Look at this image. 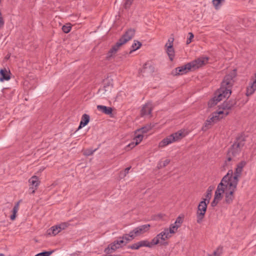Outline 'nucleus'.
Returning <instances> with one entry per match:
<instances>
[{
    "label": "nucleus",
    "mask_w": 256,
    "mask_h": 256,
    "mask_svg": "<svg viewBox=\"0 0 256 256\" xmlns=\"http://www.w3.org/2000/svg\"><path fill=\"white\" fill-rule=\"evenodd\" d=\"M236 76L235 70L226 75L221 84V87L215 93L214 96L208 103L209 107H212L224 98L228 97L230 94V88L234 82V78Z\"/></svg>",
    "instance_id": "obj_1"
},
{
    "label": "nucleus",
    "mask_w": 256,
    "mask_h": 256,
    "mask_svg": "<svg viewBox=\"0 0 256 256\" xmlns=\"http://www.w3.org/2000/svg\"><path fill=\"white\" fill-rule=\"evenodd\" d=\"M244 140L243 136H240L236 138V140L228 152L227 160L226 162V164H228L227 162H228L232 160V157L236 156L240 152L242 148L244 146Z\"/></svg>",
    "instance_id": "obj_2"
},
{
    "label": "nucleus",
    "mask_w": 256,
    "mask_h": 256,
    "mask_svg": "<svg viewBox=\"0 0 256 256\" xmlns=\"http://www.w3.org/2000/svg\"><path fill=\"white\" fill-rule=\"evenodd\" d=\"M245 165V162H240L237 165L235 172L234 174L232 170H229L227 174L225 176H227L228 178V180H227L226 181L233 184L235 183L236 184H238V178L241 175L243 168Z\"/></svg>",
    "instance_id": "obj_3"
},
{
    "label": "nucleus",
    "mask_w": 256,
    "mask_h": 256,
    "mask_svg": "<svg viewBox=\"0 0 256 256\" xmlns=\"http://www.w3.org/2000/svg\"><path fill=\"white\" fill-rule=\"evenodd\" d=\"M237 184L227 182L225 184L224 195L225 202L228 204L232 203L234 199V192L236 188Z\"/></svg>",
    "instance_id": "obj_4"
},
{
    "label": "nucleus",
    "mask_w": 256,
    "mask_h": 256,
    "mask_svg": "<svg viewBox=\"0 0 256 256\" xmlns=\"http://www.w3.org/2000/svg\"><path fill=\"white\" fill-rule=\"evenodd\" d=\"M228 114V112L223 111L222 110H218L212 114L210 118L208 120L205 122L204 126L202 127V130L206 131L209 128V126L211 125L212 123L216 122L220 118H223V114L226 116Z\"/></svg>",
    "instance_id": "obj_5"
},
{
    "label": "nucleus",
    "mask_w": 256,
    "mask_h": 256,
    "mask_svg": "<svg viewBox=\"0 0 256 256\" xmlns=\"http://www.w3.org/2000/svg\"><path fill=\"white\" fill-rule=\"evenodd\" d=\"M208 202H206V199H204L203 200L201 201L198 208V210L196 212L197 217V222L200 224L202 222L207 208Z\"/></svg>",
    "instance_id": "obj_6"
},
{
    "label": "nucleus",
    "mask_w": 256,
    "mask_h": 256,
    "mask_svg": "<svg viewBox=\"0 0 256 256\" xmlns=\"http://www.w3.org/2000/svg\"><path fill=\"white\" fill-rule=\"evenodd\" d=\"M227 180H228L227 176H224L220 182L218 184L217 188L215 192L214 198L216 200H220L222 198L223 194H224L225 184L227 182Z\"/></svg>",
    "instance_id": "obj_7"
},
{
    "label": "nucleus",
    "mask_w": 256,
    "mask_h": 256,
    "mask_svg": "<svg viewBox=\"0 0 256 256\" xmlns=\"http://www.w3.org/2000/svg\"><path fill=\"white\" fill-rule=\"evenodd\" d=\"M176 232V228L172 227L165 228L162 232L158 234L156 236L158 239L164 241L172 236V234Z\"/></svg>",
    "instance_id": "obj_8"
},
{
    "label": "nucleus",
    "mask_w": 256,
    "mask_h": 256,
    "mask_svg": "<svg viewBox=\"0 0 256 256\" xmlns=\"http://www.w3.org/2000/svg\"><path fill=\"white\" fill-rule=\"evenodd\" d=\"M208 58L207 57H201L189 62V64L190 65L192 69L194 70L206 64L208 62Z\"/></svg>",
    "instance_id": "obj_9"
},
{
    "label": "nucleus",
    "mask_w": 256,
    "mask_h": 256,
    "mask_svg": "<svg viewBox=\"0 0 256 256\" xmlns=\"http://www.w3.org/2000/svg\"><path fill=\"white\" fill-rule=\"evenodd\" d=\"M174 38H170L168 42L166 43L165 45V47L166 48V52L169 56L170 60H172L174 56V51L173 48V42H174Z\"/></svg>",
    "instance_id": "obj_10"
},
{
    "label": "nucleus",
    "mask_w": 256,
    "mask_h": 256,
    "mask_svg": "<svg viewBox=\"0 0 256 256\" xmlns=\"http://www.w3.org/2000/svg\"><path fill=\"white\" fill-rule=\"evenodd\" d=\"M150 228V225L149 224H144L135 228L131 232L134 238H135L148 232Z\"/></svg>",
    "instance_id": "obj_11"
},
{
    "label": "nucleus",
    "mask_w": 256,
    "mask_h": 256,
    "mask_svg": "<svg viewBox=\"0 0 256 256\" xmlns=\"http://www.w3.org/2000/svg\"><path fill=\"white\" fill-rule=\"evenodd\" d=\"M112 88V84L109 80L104 82V87L99 90V93L108 96Z\"/></svg>",
    "instance_id": "obj_12"
},
{
    "label": "nucleus",
    "mask_w": 256,
    "mask_h": 256,
    "mask_svg": "<svg viewBox=\"0 0 256 256\" xmlns=\"http://www.w3.org/2000/svg\"><path fill=\"white\" fill-rule=\"evenodd\" d=\"M124 44V42H122L120 40H119L116 44L110 50L107 54L106 58H111L113 54H115L118 52L120 48Z\"/></svg>",
    "instance_id": "obj_13"
},
{
    "label": "nucleus",
    "mask_w": 256,
    "mask_h": 256,
    "mask_svg": "<svg viewBox=\"0 0 256 256\" xmlns=\"http://www.w3.org/2000/svg\"><path fill=\"white\" fill-rule=\"evenodd\" d=\"M134 34L135 30L134 29H129L120 40L124 44L134 37Z\"/></svg>",
    "instance_id": "obj_14"
},
{
    "label": "nucleus",
    "mask_w": 256,
    "mask_h": 256,
    "mask_svg": "<svg viewBox=\"0 0 256 256\" xmlns=\"http://www.w3.org/2000/svg\"><path fill=\"white\" fill-rule=\"evenodd\" d=\"M192 70L190 65L189 63L182 66L180 67H178L174 70L175 74H183L188 72L189 70Z\"/></svg>",
    "instance_id": "obj_15"
},
{
    "label": "nucleus",
    "mask_w": 256,
    "mask_h": 256,
    "mask_svg": "<svg viewBox=\"0 0 256 256\" xmlns=\"http://www.w3.org/2000/svg\"><path fill=\"white\" fill-rule=\"evenodd\" d=\"M152 109V102H148L144 105L142 110L141 115L143 116H150Z\"/></svg>",
    "instance_id": "obj_16"
},
{
    "label": "nucleus",
    "mask_w": 256,
    "mask_h": 256,
    "mask_svg": "<svg viewBox=\"0 0 256 256\" xmlns=\"http://www.w3.org/2000/svg\"><path fill=\"white\" fill-rule=\"evenodd\" d=\"M29 182L30 183V190L32 194L34 193L35 190L39 184V181L38 178L36 176H33L29 180Z\"/></svg>",
    "instance_id": "obj_17"
},
{
    "label": "nucleus",
    "mask_w": 256,
    "mask_h": 256,
    "mask_svg": "<svg viewBox=\"0 0 256 256\" xmlns=\"http://www.w3.org/2000/svg\"><path fill=\"white\" fill-rule=\"evenodd\" d=\"M116 242L114 241L112 243L110 244L108 246L105 248L104 252L107 254H110L114 252L117 249L120 248Z\"/></svg>",
    "instance_id": "obj_18"
},
{
    "label": "nucleus",
    "mask_w": 256,
    "mask_h": 256,
    "mask_svg": "<svg viewBox=\"0 0 256 256\" xmlns=\"http://www.w3.org/2000/svg\"><path fill=\"white\" fill-rule=\"evenodd\" d=\"M174 142H175L174 138L172 134H171L162 140L159 144V146L164 148Z\"/></svg>",
    "instance_id": "obj_19"
},
{
    "label": "nucleus",
    "mask_w": 256,
    "mask_h": 256,
    "mask_svg": "<svg viewBox=\"0 0 256 256\" xmlns=\"http://www.w3.org/2000/svg\"><path fill=\"white\" fill-rule=\"evenodd\" d=\"M143 136L140 134H136V135L135 136L134 141L132 142L131 143L128 144V147L130 148H134L136 146L138 145L142 140Z\"/></svg>",
    "instance_id": "obj_20"
},
{
    "label": "nucleus",
    "mask_w": 256,
    "mask_h": 256,
    "mask_svg": "<svg viewBox=\"0 0 256 256\" xmlns=\"http://www.w3.org/2000/svg\"><path fill=\"white\" fill-rule=\"evenodd\" d=\"M10 72L6 69H2L0 70V81L8 80L10 79Z\"/></svg>",
    "instance_id": "obj_21"
},
{
    "label": "nucleus",
    "mask_w": 256,
    "mask_h": 256,
    "mask_svg": "<svg viewBox=\"0 0 256 256\" xmlns=\"http://www.w3.org/2000/svg\"><path fill=\"white\" fill-rule=\"evenodd\" d=\"M236 104L235 100H230L224 102L222 105V108L224 109L223 111L228 112V110L230 109Z\"/></svg>",
    "instance_id": "obj_22"
},
{
    "label": "nucleus",
    "mask_w": 256,
    "mask_h": 256,
    "mask_svg": "<svg viewBox=\"0 0 256 256\" xmlns=\"http://www.w3.org/2000/svg\"><path fill=\"white\" fill-rule=\"evenodd\" d=\"M97 109L100 112L106 114H112V108L102 105L97 106Z\"/></svg>",
    "instance_id": "obj_23"
},
{
    "label": "nucleus",
    "mask_w": 256,
    "mask_h": 256,
    "mask_svg": "<svg viewBox=\"0 0 256 256\" xmlns=\"http://www.w3.org/2000/svg\"><path fill=\"white\" fill-rule=\"evenodd\" d=\"M154 72V67L150 62H147L144 66L142 70V72L151 74Z\"/></svg>",
    "instance_id": "obj_24"
},
{
    "label": "nucleus",
    "mask_w": 256,
    "mask_h": 256,
    "mask_svg": "<svg viewBox=\"0 0 256 256\" xmlns=\"http://www.w3.org/2000/svg\"><path fill=\"white\" fill-rule=\"evenodd\" d=\"M186 134L187 132L185 130H181L172 134V136L174 137V141L176 142L184 137Z\"/></svg>",
    "instance_id": "obj_25"
},
{
    "label": "nucleus",
    "mask_w": 256,
    "mask_h": 256,
    "mask_svg": "<svg viewBox=\"0 0 256 256\" xmlns=\"http://www.w3.org/2000/svg\"><path fill=\"white\" fill-rule=\"evenodd\" d=\"M90 121V116L87 114H84L82 116V120L80 122L78 129H80L86 126Z\"/></svg>",
    "instance_id": "obj_26"
},
{
    "label": "nucleus",
    "mask_w": 256,
    "mask_h": 256,
    "mask_svg": "<svg viewBox=\"0 0 256 256\" xmlns=\"http://www.w3.org/2000/svg\"><path fill=\"white\" fill-rule=\"evenodd\" d=\"M20 203V201L17 202L12 209V214L10 216V220H12L16 218V213L19 209Z\"/></svg>",
    "instance_id": "obj_27"
},
{
    "label": "nucleus",
    "mask_w": 256,
    "mask_h": 256,
    "mask_svg": "<svg viewBox=\"0 0 256 256\" xmlns=\"http://www.w3.org/2000/svg\"><path fill=\"white\" fill-rule=\"evenodd\" d=\"M142 46V44L138 41V40H134V43L131 46V50L130 52V54L132 53L133 52L138 50L140 48V47Z\"/></svg>",
    "instance_id": "obj_28"
},
{
    "label": "nucleus",
    "mask_w": 256,
    "mask_h": 256,
    "mask_svg": "<svg viewBox=\"0 0 256 256\" xmlns=\"http://www.w3.org/2000/svg\"><path fill=\"white\" fill-rule=\"evenodd\" d=\"M61 230H59V226L58 225L52 226L50 229L48 230V234H53L54 236H55L58 233H59Z\"/></svg>",
    "instance_id": "obj_29"
},
{
    "label": "nucleus",
    "mask_w": 256,
    "mask_h": 256,
    "mask_svg": "<svg viewBox=\"0 0 256 256\" xmlns=\"http://www.w3.org/2000/svg\"><path fill=\"white\" fill-rule=\"evenodd\" d=\"M122 238L124 240H125V242L127 244L132 239L134 238V236L130 231L128 234H124Z\"/></svg>",
    "instance_id": "obj_30"
},
{
    "label": "nucleus",
    "mask_w": 256,
    "mask_h": 256,
    "mask_svg": "<svg viewBox=\"0 0 256 256\" xmlns=\"http://www.w3.org/2000/svg\"><path fill=\"white\" fill-rule=\"evenodd\" d=\"M213 5L216 9H219L222 4L224 2V0H212Z\"/></svg>",
    "instance_id": "obj_31"
},
{
    "label": "nucleus",
    "mask_w": 256,
    "mask_h": 256,
    "mask_svg": "<svg viewBox=\"0 0 256 256\" xmlns=\"http://www.w3.org/2000/svg\"><path fill=\"white\" fill-rule=\"evenodd\" d=\"M182 220L181 219V218L180 217H178L175 222L172 224L170 225V228H172V227H176V232L178 230V228L180 226V224H182Z\"/></svg>",
    "instance_id": "obj_32"
},
{
    "label": "nucleus",
    "mask_w": 256,
    "mask_h": 256,
    "mask_svg": "<svg viewBox=\"0 0 256 256\" xmlns=\"http://www.w3.org/2000/svg\"><path fill=\"white\" fill-rule=\"evenodd\" d=\"M170 162V159H166L164 161H160L158 162V166L159 168L166 166Z\"/></svg>",
    "instance_id": "obj_33"
},
{
    "label": "nucleus",
    "mask_w": 256,
    "mask_h": 256,
    "mask_svg": "<svg viewBox=\"0 0 256 256\" xmlns=\"http://www.w3.org/2000/svg\"><path fill=\"white\" fill-rule=\"evenodd\" d=\"M222 253V248L219 246L218 248L214 250L213 254L209 256H220Z\"/></svg>",
    "instance_id": "obj_34"
},
{
    "label": "nucleus",
    "mask_w": 256,
    "mask_h": 256,
    "mask_svg": "<svg viewBox=\"0 0 256 256\" xmlns=\"http://www.w3.org/2000/svg\"><path fill=\"white\" fill-rule=\"evenodd\" d=\"M213 188H214L212 186H210L207 190L206 194V198L205 199H206V200H208V203H209V200L211 197L212 192Z\"/></svg>",
    "instance_id": "obj_35"
},
{
    "label": "nucleus",
    "mask_w": 256,
    "mask_h": 256,
    "mask_svg": "<svg viewBox=\"0 0 256 256\" xmlns=\"http://www.w3.org/2000/svg\"><path fill=\"white\" fill-rule=\"evenodd\" d=\"M138 242L140 244V247L145 246V247L150 248V242H148L147 240H141V241Z\"/></svg>",
    "instance_id": "obj_36"
},
{
    "label": "nucleus",
    "mask_w": 256,
    "mask_h": 256,
    "mask_svg": "<svg viewBox=\"0 0 256 256\" xmlns=\"http://www.w3.org/2000/svg\"><path fill=\"white\" fill-rule=\"evenodd\" d=\"M160 241L158 236H156L150 242V248L152 247L154 245H156L160 243Z\"/></svg>",
    "instance_id": "obj_37"
},
{
    "label": "nucleus",
    "mask_w": 256,
    "mask_h": 256,
    "mask_svg": "<svg viewBox=\"0 0 256 256\" xmlns=\"http://www.w3.org/2000/svg\"><path fill=\"white\" fill-rule=\"evenodd\" d=\"M116 244H118L120 248L122 247L123 246L126 245V243L125 242V240H123L122 238H120L119 240H116Z\"/></svg>",
    "instance_id": "obj_38"
},
{
    "label": "nucleus",
    "mask_w": 256,
    "mask_h": 256,
    "mask_svg": "<svg viewBox=\"0 0 256 256\" xmlns=\"http://www.w3.org/2000/svg\"><path fill=\"white\" fill-rule=\"evenodd\" d=\"M71 30V26L69 24L64 25L62 27V30L64 33H68Z\"/></svg>",
    "instance_id": "obj_39"
},
{
    "label": "nucleus",
    "mask_w": 256,
    "mask_h": 256,
    "mask_svg": "<svg viewBox=\"0 0 256 256\" xmlns=\"http://www.w3.org/2000/svg\"><path fill=\"white\" fill-rule=\"evenodd\" d=\"M141 247L138 242L128 246V248H131L132 250H138Z\"/></svg>",
    "instance_id": "obj_40"
},
{
    "label": "nucleus",
    "mask_w": 256,
    "mask_h": 256,
    "mask_svg": "<svg viewBox=\"0 0 256 256\" xmlns=\"http://www.w3.org/2000/svg\"><path fill=\"white\" fill-rule=\"evenodd\" d=\"M150 126H146L138 130V132H141L142 133H146L150 130Z\"/></svg>",
    "instance_id": "obj_41"
},
{
    "label": "nucleus",
    "mask_w": 256,
    "mask_h": 256,
    "mask_svg": "<svg viewBox=\"0 0 256 256\" xmlns=\"http://www.w3.org/2000/svg\"><path fill=\"white\" fill-rule=\"evenodd\" d=\"M52 253V251L50 252H44L39 253L36 254L35 256H50Z\"/></svg>",
    "instance_id": "obj_42"
},
{
    "label": "nucleus",
    "mask_w": 256,
    "mask_h": 256,
    "mask_svg": "<svg viewBox=\"0 0 256 256\" xmlns=\"http://www.w3.org/2000/svg\"><path fill=\"white\" fill-rule=\"evenodd\" d=\"M68 225H69V224L67 222H63V223H62V224H58V226H59V230H62L65 229L66 228H67Z\"/></svg>",
    "instance_id": "obj_43"
},
{
    "label": "nucleus",
    "mask_w": 256,
    "mask_h": 256,
    "mask_svg": "<svg viewBox=\"0 0 256 256\" xmlns=\"http://www.w3.org/2000/svg\"><path fill=\"white\" fill-rule=\"evenodd\" d=\"M188 35H189V38H188L186 40V44H188L191 42L192 39L194 37V36L192 32H189Z\"/></svg>",
    "instance_id": "obj_44"
},
{
    "label": "nucleus",
    "mask_w": 256,
    "mask_h": 256,
    "mask_svg": "<svg viewBox=\"0 0 256 256\" xmlns=\"http://www.w3.org/2000/svg\"><path fill=\"white\" fill-rule=\"evenodd\" d=\"M96 149H95L94 150H86L84 152V154L86 155V156H90V155H92L94 152L96 150Z\"/></svg>",
    "instance_id": "obj_45"
},
{
    "label": "nucleus",
    "mask_w": 256,
    "mask_h": 256,
    "mask_svg": "<svg viewBox=\"0 0 256 256\" xmlns=\"http://www.w3.org/2000/svg\"><path fill=\"white\" fill-rule=\"evenodd\" d=\"M219 201L220 200H216V198H214V200H213L211 204L212 206H215L218 204Z\"/></svg>",
    "instance_id": "obj_46"
},
{
    "label": "nucleus",
    "mask_w": 256,
    "mask_h": 256,
    "mask_svg": "<svg viewBox=\"0 0 256 256\" xmlns=\"http://www.w3.org/2000/svg\"><path fill=\"white\" fill-rule=\"evenodd\" d=\"M132 0H126L125 3L126 7L129 6L132 2Z\"/></svg>",
    "instance_id": "obj_47"
},
{
    "label": "nucleus",
    "mask_w": 256,
    "mask_h": 256,
    "mask_svg": "<svg viewBox=\"0 0 256 256\" xmlns=\"http://www.w3.org/2000/svg\"><path fill=\"white\" fill-rule=\"evenodd\" d=\"M126 174L123 172H121L120 174V178H123L126 176Z\"/></svg>",
    "instance_id": "obj_48"
},
{
    "label": "nucleus",
    "mask_w": 256,
    "mask_h": 256,
    "mask_svg": "<svg viewBox=\"0 0 256 256\" xmlns=\"http://www.w3.org/2000/svg\"><path fill=\"white\" fill-rule=\"evenodd\" d=\"M131 167L130 166V167H128L127 168H126L124 170V172L125 174H127L128 172H129V170H130V169Z\"/></svg>",
    "instance_id": "obj_49"
},
{
    "label": "nucleus",
    "mask_w": 256,
    "mask_h": 256,
    "mask_svg": "<svg viewBox=\"0 0 256 256\" xmlns=\"http://www.w3.org/2000/svg\"><path fill=\"white\" fill-rule=\"evenodd\" d=\"M0 256H5L4 254H0Z\"/></svg>",
    "instance_id": "obj_50"
}]
</instances>
